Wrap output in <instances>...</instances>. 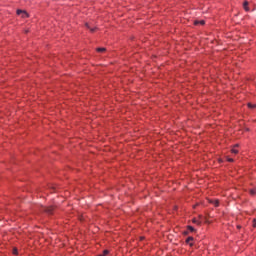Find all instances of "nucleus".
<instances>
[{
  "label": "nucleus",
  "mask_w": 256,
  "mask_h": 256,
  "mask_svg": "<svg viewBox=\"0 0 256 256\" xmlns=\"http://www.w3.org/2000/svg\"><path fill=\"white\" fill-rule=\"evenodd\" d=\"M16 14L20 15L22 19H29V13H27L25 10L18 9Z\"/></svg>",
  "instance_id": "1"
},
{
  "label": "nucleus",
  "mask_w": 256,
  "mask_h": 256,
  "mask_svg": "<svg viewBox=\"0 0 256 256\" xmlns=\"http://www.w3.org/2000/svg\"><path fill=\"white\" fill-rule=\"evenodd\" d=\"M208 203H211V205H214V207H219V200L218 199H208Z\"/></svg>",
  "instance_id": "2"
},
{
  "label": "nucleus",
  "mask_w": 256,
  "mask_h": 256,
  "mask_svg": "<svg viewBox=\"0 0 256 256\" xmlns=\"http://www.w3.org/2000/svg\"><path fill=\"white\" fill-rule=\"evenodd\" d=\"M53 206L50 207H44L43 211H45V213H48V215H51L53 213Z\"/></svg>",
  "instance_id": "3"
},
{
  "label": "nucleus",
  "mask_w": 256,
  "mask_h": 256,
  "mask_svg": "<svg viewBox=\"0 0 256 256\" xmlns=\"http://www.w3.org/2000/svg\"><path fill=\"white\" fill-rule=\"evenodd\" d=\"M197 230L193 226H187V231L185 232V235H188L189 233H195Z\"/></svg>",
  "instance_id": "4"
},
{
  "label": "nucleus",
  "mask_w": 256,
  "mask_h": 256,
  "mask_svg": "<svg viewBox=\"0 0 256 256\" xmlns=\"http://www.w3.org/2000/svg\"><path fill=\"white\" fill-rule=\"evenodd\" d=\"M193 241H194V238L192 236H189L187 239H186V243L188 245H190V247H193Z\"/></svg>",
  "instance_id": "5"
},
{
  "label": "nucleus",
  "mask_w": 256,
  "mask_h": 256,
  "mask_svg": "<svg viewBox=\"0 0 256 256\" xmlns=\"http://www.w3.org/2000/svg\"><path fill=\"white\" fill-rule=\"evenodd\" d=\"M237 147H239V144L234 145L233 148L231 149V153H233L234 155H237V153H239Z\"/></svg>",
  "instance_id": "6"
},
{
  "label": "nucleus",
  "mask_w": 256,
  "mask_h": 256,
  "mask_svg": "<svg viewBox=\"0 0 256 256\" xmlns=\"http://www.w3.org/2000/svg\"><path fill=\"white\" fill-rule=\"evenodd\" d=\"M86 27H87V29H89L91 31V33H95L97 31V28H91L89 23H86Z\"/></svg>",
  "instance_id": "7"
},
{
  "label": "nucleus",
  "mask_w": 256,
  "mask_h": 256,
  "mask_svg": "<svg viewBox=\"0 0 256 256\" xmlns=\"http://www.w3.org/2000/svg\"><path fill=\"white\" fill-rule=\"evenodd\" d=\"M192 223H194V225H201V220L197 218H193Z\"/></svg>",
  "instance_id": "8"
},
{
  "label": "nucleus",
  "mask_w": 256,
  "mask_h": 256,
  "mask_svg": "<svg viewBox=\"0 0 256 256\" xmlns=\"http://www.w3.org/2000/svg\"><path fill=\"white\" fill-rule=\"evenodd\" d=\"M243 7H244L245 11H249V2L248 1H244Z\"/></svg>",
  "instance_id": "9"
},
{
  "label": "nucleus",
  "mask_w": 256,
  "mask_h": 256,
  "mask_svg": "<svg viewBox=\"0 0 256 256\" xmlns=\"http://www.w3.org/2000/svg\"><path fill=\"white\" fill-rule=\"evenodd\" d=\"M194 25H205V21L201 20V21H195Z\"/></svg>",
  "instance_id": "10"
},
{
  "label": "nucleus",
  "mask_w": 256,
  "mask_h": 256,
  "mask_svg": "<svg viewBox=\"0 0 256 256\" xmlns=\"http://www.w3.org/2000/svg\"><path fill=\"white\" fill-rule=\"evenodd\" d=\"M106 255H109V250H104L103 253L98 256H106Z\"/></svg>",
  "instance_id": "11"
},
{
  "label": "nucleus",
  "mask_w": 256,
  "mask_h": 256,
  "mask_svg": "<svg viewBox=\"0 0 256 256\" xmlns=\"http://www.w3.org/2000/svg\"><path fill=\"white\" fill-rule=\"evenodd\" d=\"M250 195H256V188L250 189Z\"/></svg>",
  "instance_id": "12"
},
{
  "label": "nucleus",
  "mask_w": 256,
  "mask_h": 256,
  "mask_svg": "<svg viewBox=\"0 0 256 256\" xmlns=\"http://www.w3.org/2000/svg\"><path fill=\"white\" fill-rule=\"evenodd\" d=\"M96 51H97L98 53H104L105 48H97Z\"/></svg>",
  "instance_id": "13"
},
{
  "label": "nucleus",
  "mask_w": 256,
  "mask_h": 256,
  "mask_svg": "<svg viewBox=\"0 0 256 256\" xmlns=\"http://www.w3.org/2000/svg\"><path fill=\"white\" fill-rule=\"evenodd\" d=\"M248 107H249V109H255L256 105H255V104L248 103Z\"/></svg>",
  "instance_id": "14"
},
{
  "label": "nucleus",
  "mask_w": 256,
  "mask_h": 256,
  "mask_svg": "<svg viewBox=\"0 0 256 256\" xmlns=\"http://www.w3.org/2000/svg\"><path fill=\"white\" fill-rule=\"evenodd\" d=\"M13 255H19V250H17V248H13Z\"/></svg>",
  "instance_id": "15"
},
{
  "label": "nucleus",
  "mask_w": 256,
  "mask_h": 256,
  "mask_svg": "<svg viewBox=\"0 0 256 256\" xmlns=\"http://www.w3.org/2000/svg\"><path fill=\"white\" fill-rule=\"evenodd\" d=\"M252 227H256V219H253V222H252Z\"/></svg>",
  "instance_id": "16"
},
{
  "label": "nucleus",
  "mask_w": 256,
  "mask_h": 256,
  "mask_svg": "<svg viewBox=\"0 0 256 256\" xmlns=\"http://www.w3.org/2000/svg\"><path fill=\"white\" fill-rule=\"evenodd\" d=\"M227 161H228L229 163H233V158H228Z\"/></svg>",
  "instance_id": "17"
}]
</instances>
